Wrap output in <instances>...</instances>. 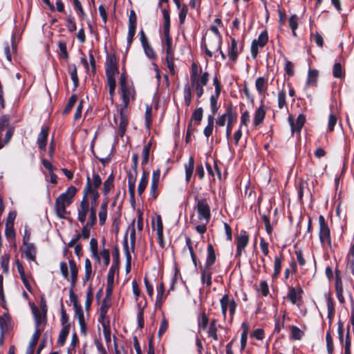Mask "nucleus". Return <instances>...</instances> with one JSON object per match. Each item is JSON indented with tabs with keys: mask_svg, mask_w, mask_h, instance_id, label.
Listing matches in <instances>:
<instances>
[{
	"mask_svg": "<svg viewBox=\"0 0 354 354\" xmlns=\"http://www.w3.org/2000/svg\"><path fill=\"white\" fill-rule=\"evenodd\" d=\"M223 39L222 37H212L209 39V47L214 51L221 50L222 46Z\"/></svg>",
	"mask_w": 354,
	"mask_h": 354,
	"instance_id": "nucleus-50",
	"label": "nucleus"
},
{
	"mask_svg": "<svg viewBox=\"0 0 354 354\" xmlns=\"http://www.w3.org/2000/svg\"><path fill=\"white\" fill-rule=\"evenodd\" d=\"M185 242H186V245L189 251L193 264L194 265L195 268H196L198 266V259H197V257L194 251L192 241L189 236H186Z\"/></svg>",
	"mask_w": 354,
	"mask_h": 354,
	"instance_id": "nucleus-40",
	"label": "nucleus"
},
{
	"mask_svg": "<svg viewBox=\"0 0 354 354\" xmlns=\"http://www.w3.org/2000/svg\"><path fill=\"white\" fill-rule=\"evenodd\" d=\"M61 322L62 328L67 327L71 328V324L69 323V317L66 313L62 300H61Z\"/></svg>",
	"mask_w": 354,
	"mask_h": 354,
	"instance_id": "nucleus-46",
	"label": "nucleus"
},
{
	"mask_svg": "<svg viewBox=\"0 0 354 354\" xmlns=\"http://www.w3.org/2000/svg\"><path fill=\"white\" fill-rule=\"evenodd\" d=\"M109 203V198H104L102 202L99 211V224L100 226H103L105 224L107 218V210L108 205Z\"/></svg>",
	"mask_w": 354,
	"mask_h": 354,
	"instance_id": "nucleus-21",
	"label": "nucleus"
},
{
	"mask_svg": "<svg viewBox=\"0 0 354 354\" xmlns=\"http://www.w3.org/2000/svg\"><path fill=\"white\" fill-rule=\"evenodd\" d=\"M208 336L213 338L214 340H218V335H217V326H216V319H213L210 322L209 327L207 330Z\"/></svg>",
	"mask_w": 354,
	"mask_h": 354,
	"instance_id": "nucleus-47",
	"label": "nucleus"
},
{
	"mask_svg": "<svg viewBox=\"0 0 354 354\" xmlns=\"http://www.w3.org/2000/svg\"><path fill=\"white\" fill-rule=\"evenodd\" d=\"M49 127L47 125H42L41 131L37 136V142L38 148L41 151H45L46 149L48 137Z\"/></svg>",
	"mask_w": 354,
	"mask_h": 354,
	"instance_id": "nucleus-11",
	"label": "nucleus"
},
{
	"mask_svg": "<svg viewBox=\"0 0 354 354\" xmlns=\"http://www.w3.org/2000/svg\"><path fill=\"white\" fill-rule=\"evenodd\" d=\"M180 10L178 13L179 23L180 25H183L185 22L186 17L188 12V6L186 4H183L180 6Z\"/></svg>",
	"mask_w": 354,
	"mask_h": 354,
	"instance_id": "nucleus-64",
	"label": "nucleus"
},
{
	"mask_svg": "<svg viewBox=\"0 0 354 354\" xmlns=\"http://www.w3.org/2000/svg\"><path fill=\"white\" fill-rule=\"evenodd\" d=\"M319 72L317 69H310L308 73L307 84L316 85Z\"/></svg>",
	"mask_w": 354,
	"mask_h": 354,
	"instance_id": "nucleus-51",
	"label": "nucleus"
},
{
	"mask_svg": "<svg viewBox=\"0 0 354 354\" xmlns=\"http://www.w3.org/2000/svg\"><path fill=\"white\" fill-rule=\"evenodd\" d=\"M203 108L202 107L197 108L193 111L190 121H192V122L194 121L195 124L198 125L203 119Z\"/></svg>",
	"mask_w": 354,
	"mask_h": 354,
	"instance_id": "nucleus-45",
	"label": "nucleus"
},
{
	"mask_svg": "<svg viewBox=\"0 0 354 354\" xmlns=\"http://www.w3.org/2000/svg\"><path fill=\"white\" fill-rule=\"evenodd\" d=\"M255 87L259 95L265 94L268 89V82L263 77H259L255 81Z\"/></svg>",
	"mask_w": 354,
	"mask_h": 354,
	"instance_id": "nucleus-32",
	"label": "nucleus"
},
{
	"mask_svg": "<svg viewBox=\"0 0 354 354\" xmlns=\"http://www.w3.org/2000/svg\"><path fill=\"white\" fill-rule=\"evenodd\" d=\"M164 24H163V32H170L171 19H170V10L169 5L161 10Z\"/></svg>",
	"mask_w": 354,
	"mask_h": 354,
	"instance_id": "nucleus-27",
	"label": "nucleus"
},
{
	"mask_svg": "<svg viewBox=\"0 0 354 354\" xmlns=\"http://www.w3.org/2000/svg\"><path fill=\"white\" fill-rule=\"evenodd\" d=\"M209 74L208 72H204L199 77L190 80L191 86L192 88H201L206 86L209 81Z\"/></svg>",
	"mask_w": 354,
	"mask_h": 354,
	"instance_id": "nucleus-19",
	"label": "nucleus"
},
{
	"mask_svg": "<svg viewBox=\"0 0 354 354\" xmlns=\"http://www.w3.org/2000/svg\"><path fill=\"white\" fill-rule=\"evenodd\" d=\"M77 192V189L71 185L66 191L61 194L56 199L55 209L57 216L60 218H65L68 213L66 207L71 205L73 202V198Z\"/></svg>",
	"mask_w": 354,
	"mask_h": 354,
	"instance_id": "nucleus-1",
	"label": "nucleus"
},
{
	"mask_svg": "<svg viewBox=\"0 0 354 354\" xmlns=\"http://www.w3.org/2000/svg\"><path fill=\"white\" fill-rule=\"evenodd\" d=\"M142 48L148 58L151 59H156L157 58V55L149 43L143 45Z\"/></svg>",
	"mask_w": 354,
	"mask_h": 354,
	"instance_id": "nucleus-60",
	"label": "nucleus"
},
{
	"mask_svg": "<svg viewBox=\"0 0 354 354\" xmlns=\"http://www.w3.org/2000/svg\"><path fill=\"white\" fill-rule=\"evenodd\" d=\"M77 95L75 94H73L71 97L69 98L68 100V102L67 103V104L66 105V106L64 107V110H63V115H68L71 109H73L74 104H75L76 101H77Z\"/></svg>",
	"mask_w": 354,
	"mask_h": 354,
	"instance_id": "nucleus-54",
	"label": "nucleus"
},
{
	"mask_svg": "<svg viewBox=\"0 0 354 354\" xmlns=\"http://www.w3.org/2000/svg\"><path fill=\"white\" fill-rule=\"evenodd\" d=\"M68 71L73 83V91H75L79 86V78L75 64H71L68 66Z\"/></svg>",
	"mask_w": 354,
	"mask_h": 354,
	"instance_id": "nucleus-30",
	"label": "nucleus"
},
{
	"mask_svg": "<svg viewBox=\"0 0 354 354\" xmlns=\"http://www.w3.org/2000/svg\"><path fill=\"white\" fill-rule=\"evenodd\" d=\"M43 329H35V332L32 335L28 346L35 348L38 341L40 338Z\"/></svg>",
	"mask_w": 354,
	"mask_h": 354,
	"instance_id": "nucleus-55",
	"label": "nucleus"
},
{
	"mask_svg": "<svg viewBox=\"0 0 354 354\" xmlns=\"http://www.w3.org/2000/svg\"><path fill=\"white\" fill-rule=\"evenodd\" d=\"M249 239L248 232L244 230H241L239 235L236 238V258H240L241 257L243 251L249 243Z\"/></svg>",
	"mask_w": 354,
	"mask_h": 354,
	"instance_id": "nucleus-8",
	"label": "nucleus"
},
{
	"mask_svg": "<svg viewBox=\"0 0 354 354\" xmlns=\"http://www.w3.org/2000/svg\"><path fill=\"white\" fill-rule=\"evenodd\" d=\"M283 261V252H280L279 256H276L274 260V272L272 275V280H276L280 275Z\"/></svg>",
	"mask_w": 354,
	"mask_h": 354,
	"instance_id": "nucleus-22",
	"label": "nucleus"
},
{
	"mask_svg": "<svg viewBox=\"0 0 354 354\" xmlns=\"http://www.w3.org/2000/svg\"><path fill=\"white\" fill-rule=\"evenodd\" d=\"M68 264L71 270V286L74 288L77 280L78 268L73 259H69Z\"/></svg>",
	"mask_w": 354,
	"mask_h": 354,
	"instance_id": "nucleus-24",
	"label": "nucleus"
},
{
	"mask_svg": "<svg viewBox=\"0 0 354 354\" xmlns=\"http://www.w3.org/2000/svg\"><path fill=\"white\" fill-rule=\"evenodd\" d=\"M268 32L266 30H263L257 39L252 41L250 52L252 57L255 59L259 54V48H263L268 42Z\"/></svg>",
	"mask_w": 354,
	"mask_h": 354,
	"instance_id": "nucleus-4",
	"label": "nucleus"
},
{
	"mask_svg": "<svg viewBox=\"0 0 354 354\" xmlns=\"http://www.w3.org/2000/svg\"><path fill=\"white\" fill-rule=\"evenodd\" d=\"M135 219H133L129 227H131L130 232V243H131V250L132 252H134L136 247V229H135Z\"/></svg>",
	"mask_w": 354,
	"mask_h": 354,
	"instance_id": "nucleus-56",
	"label": "nucleus"
},
{
	"mask_svg": "<svg viewBox=\"0 0 354 354\" xmlns=\"http://www.w3.org/2000/svg\"><path fill=\"white\" fill-rule=\"evenodd\" d=\"M32 314L35 318V329H43L47 323V315L41 313L38 308L33 304L32 307Z\"/></svg>",
	"mask_w": 354,
	"mask_h": 354,
	"instance_id": "nucleus-10",
	"label": "nucleus"
},
{
	"mask_svg": "<svg viewBox=\"0 0 354 354\" xmlns=\"http://www.w3.org/2000/svg\"><path fill=\"white\" fill-rule=\"evenodd\" d=\"M120 91L121 93V99L123 103V109H127L131 100H134L136 97V90L133 83L126 86H120Z\"/></svg>",
	"mask_w": 354,
	"mask_h": 354,
	"instance_id": "nucleus-6",
	"label": "nucleus"
},
{
	"mask_svg": "<svg viewBox=\"0 0 354 354\" xmlns=\"http://www.w3.org/2000/svg\"><path fill=\"white\" fill-rule=\"evenodd\" d=\"M15 263L17 265V270L20 275V278H21L24 286L29 292H31L32 288H31L30 283H29L28 279L26 278L22 263L19 261V260L18 259H16Z\"/></svg>",
	"mask_w": 354,
	"mask_h": 354,
	"instance_id": "nucleus-25",
	"label": "nucleus"
},
{
	"mask_svg": "<svg viewBox=\"0 0 354 354\" xmlns=\"http://www.w3.org/2000/svg\"><path fill=\"white\" fill-rule=\"evenodd\" d=\"M9 261H10V254H4L1 257V266L4 273H8L9 272Z\"/></svg>",
	"mask_w": 354,
	"mask_h": 354,
	"instance_id": "nucleus-63",
	"label": "nucleus"
},
{
	"mask_svg": "<svg viewBox=\"0 0 354 354\" xmlns=\"http://www.w3.org/2000/svg\"><path fill=\"white\" fill-rule=\"evenodd\" d=\"M165 61L170 74L171 75H174L176 74L174 55H166Z\"/></svg>",
	"mask_w": 354,
	"mask_h": 354,
	"instance_id": "nucleus-58",
	"label": "nucleus"
},
{
	"mask_svg": "<svg viewBox=\"0 0 354 354\" xmlns=\"http://www.w3.org/2000/svg\"><path fill=\"white\" fill-rule=\"evenodd\" d=\"M7 318H4L0 315V337L4 338V334L8 330V322L10 317L8 314H4Z\"/></svg>",
	"mask_w": 354,
	"mask_h": 354,
	"instance_id": "nucleus-44",
	"label": "nucleus"
},
{
	"mask_svg": "<svg viewBox=\"0 0 354 354\" xmlns=\"http://www.w3.org/2000/svg\"><path fill=\"white\" fill-rule=\"evenodd\" d=\"M277 100L279 109H282L286 106V93L284 90H281L278 93Z\"/></svg>",
	"mask_w": 354,
	"mask_h": 354,
	"instance_id": "nucleus-59",
	"label": "nucleus"
},
{
	"mask_svg": "<svg viewBox=\"0 0 354 354\" xmlns=\"http://www.w3.org/2000/svg\"><path fill=\"white\" fill-rule=\"evenodd\" d=\"M333 75L337 79L342 80L345 78L346 72L339 62L335 61L333 66Z\"/></svg>",
	"mask_w": 354,
	"mask_h": 354,
	"instance_id": "nucleus-33",
	"label": "nucleus"
},
{
	"mask_svg": "<svg viewBox=\"0 0 354 354\" xmlns=\"http://www.w3.org/2000/svg\"><path fill=\"white\" fill-rule=\"evenodd\" d=\"M152 146V140L151 139L143 147L142 153V165H146L149 160V153Z\"/></svg>",
	"mask_w": 354,
	"mask_h": 354,
	"instance_id": "nucleus-37",
	"label": "nucleus"
},
{
	"mask_svg": "<svg viewBox=\"0 0 354 354\" xmlns=\"http://www.w3.org/2000/svg\"><path fill=\"white\" fill-rule=\"evenodd\" d=\"M289 328L290 330V338L292 340H301L302 337L304 336V332L301 330L297 326L291 325L289 326Z\"/></svg>",
	"mask_w": 354,
	"mask_h": 354,
	"instance_id": "nucleus-35",
	"label": "nucleus"
},
{
	"mask_svg": "<svg viewBox=\"0 0 354 354\" xmlns=\"http://www.w3.org/2000/svg\"><path fill=\"white\" fill-rule=\"evenodd\" d=\"M319 239L323 248H327L330 252H334L332 246V238L328 222L323 215H319Z\"/></svg>",
	"mask_w": 354,
	"mask_h": 354,
	"instance_id": "nucleus-2",
	"label": "nucleus"
},
{
	"mask_svg": "<svg viewBox=\"0 0 354 354\" xmlns=\"http://www.w3.org/2000/svg\"><path fill=\"white\" fill-rule=\"evenodd\" d=\"M166 297L165 295V285L162 281L160 282L158 287L157 288V296L156 301V307L160 308L162 306V300Z\"/></svg>",
	"mask_w": 354,
	"mask_h": 354,
	"instance_id": "nucleus-38",
	"label": "nucleus"
},
{
	"mask_svg": "<svg viewBox=\"0 0 354 354\" xmlns=\"http://www.w3.org/2000/svg\"><path fill=\"white\" fill-rule=\"evenodd\" d=\"M207 201V198L199 197L198 194L194 196L195 209L198 213V218L200 220H205L207 223L211 218L210 206Z\"/></svg>",
	"mask_w": 354,
	"mask_h": 354,
	"instance_id": "nucleus-3",
	"label": "nucleus"
},
{
	"mask_svg": "<svg viewBox=\"0 0 354 354\" xmlns=\"http://www.w3.org/2000/svg\"><path fill=\"white\" fill-rule=\"evenodd\" d=\"M288 122L290 125L292 133L293 134L295 132H297L299 134L306 122V116L302 113L299 114L295 122L292 116H289Z\"/></svg>",
	"mask_w": 354,
	"mask_h": 354,
	"instance_id": "nucleus-12",
	"label": "nucleus"
},
{
	"mask_svg": "<svg viewBox=\"0 0 354 354\" xmlns=\"http://www.w3.org/2000/svg\"><path fill=\"white\" fill-rule=\"evenodd\" d=\"M242 49L243 46H241V49L239 50L236 40L234 38H231V44L229 46L227 50V55L230 60L236 63L238 59L239 55L241 53Z\"/></svg>",
	"mask_w": 354,
	"mask_h": 354,
	"instance_id": "nucleus-14",
	"label": "nucleus"
},
{
	"mask_svg": "<svg viewBox=\"0 0 354 354\" xmlns=\"http://www.w3.org/2000/svg\"><path fill=\"white\" fill-rule=\"evenodd\" d=\"M214 118L213 117V115H208L207 125L205 127L203 130L204 136L207 138L212 134L214 129Z\"/></svg>",
	"mask_w": 354,
	"mask_h": 354,
	"instance_id": "nucleus-43",
	"label": "nucleus"
},
{
	"mask_svg": "<svg viewBox=\"0 0 354 354\" xmlns=\"http://www.w3.org/2000/svg\"><path fill=\"white\" fill-rule=\"evenodd\" d=\"M102 184V180L100 176L98 173L93 171L92 174V178L88 174L86 176V183L84 189L88 190L91 189V190L98 191V189Z\"/></svg>",
	"mask_w": 354,
	"mask_h": 354,
	"instance_id": "nucleus-9",
	"label": "nucleus"
},
{
	"mask_svg": "<svg viewBox=\"0 0 354 354\" xmlns=\"http://www.w3.org/2000/svg\"><path fill=\"white\" fill-rule=\"evenodd\" d=\"M79 344V338L76 333L74 332L72 335L71 342L70 346L68 348L67 353L68 354H75V348Z\"/></svg>",
	"mask_w": 354,
	"mask_h": 354,
	"instance_id": "nucleus-52",
	"label": "nucleus"
},
{
	"mask_svg": "<svg viewBox=\"0 0 354 354\" xmlns=\"http://www.w3.org/2000/svg\"><path fill=\"white\" fill-rule=\"evenodd\" d=\"M24 249L21 248V250L25 254L26 259L31 261L36 260L37 248L34 243H28L24 245Z\"/></svg>",
	"mask_w": 354,
	"mask_h": 354,
	"instance_id": "nucleus-20",
	"label": "nucleus"
},
{
	"mask_svg": "<svg viewBox=\"0 0 354 354\" xmlns=\"http://www.w3.org/2000/svg\"><path fill=\"white\" fill-rule=\"evenodd\" d=\"M209 317L205 310L201 312L197 317V324L199 330H206L209 324Z\"/></svg>",
	"mask_w": 354,
	"mask_h": 354,
	"instance_id": "nucleus-28",
	"label": "nucleus"
},
{
	"mask_svg": "<svg viewBox=\"0 0 354 354\" xmlns=\"http://www.w3.org/2000/svg\"><path fill=\"white\" fill-rule=\"evenodd\" d=\"M221 308L222 315L224 319L226 318L227 311L230 309V306L231 305V299H230V296L228 293L225 294L222 298L220 299Z\"/></svg>",
	"mask_w": 354,
	"mask_h": 354,
	"instance_id": "nucleus-31",
	"label": "nucleus"
},
{
	"mask_svg": "<svg viewBox=\"0 0 354 354\" xmlns=\"http://www.w3.org/2000/svg\"><path fill=\"white\" fill-rule=\"evenodd\" d=\"M87 192L88 196H91V208L95 209L97 205V200L100 197V193L98 191H94L89 189L88 190H86Z\"/></svg>",
	"mask_w": 354,
	"mask_h": 354,
	"instance_id": "nucleus-53",
	"label": "nucleus"
},
{
	"mask_svg": "<svg viewBox=\"0 0 354 354\" xmlns=\"http://www.w3.org/2000/svg\"><path fill=\"white\" fill-rule=\"evenodd\" d=\"M115 175L112 172L103 183L102 193L104 198H109V194L111 190L114 187Z\"/></svg>",
	"mask_w": 354,
	"mask_h": 354,
	"instance_id": "nucleus-18",
	"label": "nucleus"
},
{
	"mask_svg": "<svg viewBox=\"0 0 354 354\" xmlns=\"http://www.w3.org/2000/svg\"><path fill=\"white\" fill-rule=\"evenodd\" d=\"M326 303L328 309L327 317L329 320V324H330L335 316V304L333 299L330 296L327 297Z\"/></svg>",
	"mask_w": 354,
	"mask_h": 354,
	"instance_id": "nucleus-39",
	"label": "nucleus"
},
{
	"mask_svg": "<svg viewBox=\"0 0 354 354\" xmlns=\"http://www.w3.org/2000/svg\"><path fill=\"white\" fill-rule=\"evenodd\" d=\"M266 110L264 109L263 100H261V104L256 109L254 115L253 124L254 127L260 125L264 120L266 117Z\"/></svg>",
	"mask_w": 354,
	"mask_h": 354,
	"instance_id": "nucleus-16",
	"label": "nucleus"
},
{
	"mask_svg": "<svg viewBox=\"0 0 354 354\" xmlns=\"http://www.w3.org/2000/svg\"><path fill=\"white\" fill-rule=\"evenodd\" d=\"M326 348L328 354H333L334 351L333 339L330 331L328 330L326 334Z\"/></svg>",
	"mask_w": 354,
	"mask_h": 354,
	"instance_id": "nucleus-57",
	"label": "nucleus"
},
{
	"mask_svg": "<svg viewBox=\"0 0 354 354\" xmlns=\"http://www.w3.org/2000/svg\"><path fill=\"white\" fill-rule=\"evenodd\" d=\"M216 261V254L214 248L211 243H209L207 248V257L204 267L212 269Z\"/></svg>",
	"mask_w": 354,
	"mask_h": 354,
	"instance_id": "nucleus-15",
	"label": "nucleus"
},
{
	"mask_svg": "<svg viewBox=\"0 0 354 354\" xmlns=\"http://www.w3.org/2000/svg\"><path fill=\"white\" fill-rule=\"evenodd\" d=\"M92 264L91 261L88 258H86L85 259V275L84 278V283H85L86 281L92 279Z\"/></svg>",
	"mask_w": 354,
	"mask_h": 354,
	"instance_id": "nucleus-48",
	"label": "nucleus"
},
{
	"mask_svg": "<svg viewBox=\"0 0 354 354\" xmlns=\"http://www.w3.org/2000/svg\"><path fill=\"white\" fill-rule=\"evenodd\" d=\"M107 86H109V93L111 102H113V97L115 95V90L116 87V82L114 76L106 77Z\"/></svg>",
	"mask_w": 354,
	"mask_h": 354,
	"instance_id": "nucleus-41",
	"label": "nucleus"
},
{
	"mask_svg": "<svg viewBox=\"0 0 354 354\" xmlns=\"http://www.w3.org/2000/svg\"><path fill=\"white\" fill-rule=\"evenodd\" d=\"M69 332L70 328H68L67 326L62 328L57 339V344L59 346H62L65 344Z\"/></svg>",
	"mask_w": 354,
	"mask_h": 354,
	"instance_id": "nucleus-49",
	"label": "nucleus"
},
{
	"mask_svg": "<svg viewBox=\"0 0 354 354\" xmlns=\"http://www.w3.org/2000/svg\"><path fill=\"white\" fill-rule=\"evenodd\" d=\"M303 294L304 290L299 284L296 287L290 286L288 287L287 298L292 304L300 306L302 302Z\"/></svg>",
	"mask_w": 354,
	"mask_h": 354,
	"instance_id": "nucleus-7",
	"label": "nucleus"
},
{
	"mask_svg": "<svg viewBox=\"0 0 354 354\" xmlns=\"http://www.w3.org/2000/svg\"><path fill=\"white\" fill-rule=\"evenodd\" d=\"M58 47L60 51L59 58L68 59L69 57L68 53L67 52L66 43L65 41H59L58 44Z\"/></svg>",
	"mask_w": 354,
	"mask_h": 354,
	"instance_id": "nucleus-62",
	"label": "nucleus"
},
{
	"mask_svg": "<svg viewBox=\"0 0 354 354\" xmlns=\"http://www.w3.org/2000/svg\"><path fill=\"white\" fill-rule=\"evenodd\" d=\"M238 119V113L236 111L234 112V113L232 115V116H230L229 120L227 121V126H226V138L227 140L230 138L234 124L236 122Z\"/></svg>",
	"mask_w": 354,
	"mask_h": 354,
	"instance_id": "nucleus-34",
	"label": "nucleus"
},
{
	"mask_svg": "<svg viewBox=\"0 0 354 354\" xmlns=\"http://www.w3.org/2000/svg\"><path fill=\"white\" fill-rule=\"evenodd\" d=\"M106 77L114 76L119 73L118 57L114 53L107 54L105 64Z\"/></svg>",
	"mask_w": 354,
	"mask_h": 354,
	"instance_id": "nucleus-5",
	"label": "nucleus"
},
{
	"mask_svg": "<svg viewBox=\"0 0 354 354\" xmlns=\"http://www.w3.org/2000/svg\"><path fill=\"white\" fill-rule=\"evenodd\" d=\"M194 168V158L193 156L189 158L188 163L185 165V180L189 183L193 174Z\"/></svg>",
	"mask_w": 354,
	"mask_h": 354,
	"instance_id": "nucleus-36",
	"label": "nucleus"
},
{
	"mask_svg": "<svg viewBox=\"0 0 354 354\" xmlns=\"http://www.w3.org/2000/svg\"><path fill=\"white\" fill-rule=\"evenodd\" d=\"M235 109L233 107V105L232 103H230L225 109V112L219 115L216 120V128L222 127H224L226 121H227L230 118V116L231 117L232 115L235 111Z\"/></svg>",
	"mask_w": 354,
	"mask_h": 354,
	"instance_id": "nucleus-13",
	"label": "nucleus"
},
{
	"mask_svg": "<svg viewBox=\"0 0 354 354\" xmlns=\"http://www.w3.org/2000/svg\"><path fill=\"white\" fill-rule=\"evenodd\" d=\"M5 236L10 241H15L16 232L14 226H5Z\"/></svg>",
	"mask_w": 354,
	"mask_h": 354,
	"instance_id": "nucleus-61",
	"label": "nucleus"
},
{
	"mask_svg": "<svg viewBox=\"0 0 354 354\" xmlns=\"http://www.w3.org/2000/svg\"><path fill=\"white\" fill-rule=\"evenodd\" d=\"M123 246L126 257V272L128 273L131 269V255L129 251L128 240H127V232H126L123 239Z\"/></svg>",
	"mask_w": 354,
	"mask_h": 354,
	"instance_id": "nucleus-23",
	"label": "nucleus"
},
{
	"mask_svg": "<svg viewBox=\"0 0 354 354\" xmlns=\"http://www.w3.org/2000/svg\"><path fill=\"white\" fill-rule=\"evenodd\" d=\"M149 172L143 169L142 174L138 187V194L141 196L145 192L149 180Z\"/></svg>",
	"mask_w": 354,
	"mask_h": 354,
	"instance_id": "nucleus-29",
	"label": "nucleus"
},
{
	"mask_svg": "<svg viewBox=\"0 0 354 354\" xmlns=\"http://www.w3.org/2000/svg\"><path fill=\"white\" fill-rule=\"evenodd\" d=\"M162 46H166V55H174V51L172 48V38L170 36V32H163Z\"/></svg>",
	"mask_w": 354,
	"mask_h": 354,
	"instance_id": "nucleus-26",
	"label": "nucleus"
},
{
	"mask_svg": "<svg viewBox=\"0 0 354 354\" xmlns=\"http://www.w3.org/2000/svg\"><path fill=\"white\" fill-rule=\"evenodd\" d=\"M124 109L123 108H120L119 109L120 122L118 129V135L121 138H122L124 136L127 130V127L129 123L128 119L124 113Z\"/></svg>",
	"mask_w": 354,
	"mask_h": 354,
	"instance_id": "nucleus-17",
	"label": "nucleus"
},
{
	"mask_svg": "<svg viewBox=\"0 0 354 354\" xmlns=\"http://www.w3.org/2000/svg\"><path fill=\"white\" fill-rule=\"evenodd\" d=\"M192 90H191V86L189 84V83H187L185 84L183 88V97H184V102L185 104L187 106H189L191 104L192 102Z\"/></svg>",
	"mask_w": 354,
	"mask_h": 354,
	"instance_id": "nucleus-42",
	"label": "nucleus"
}]
</instances>
